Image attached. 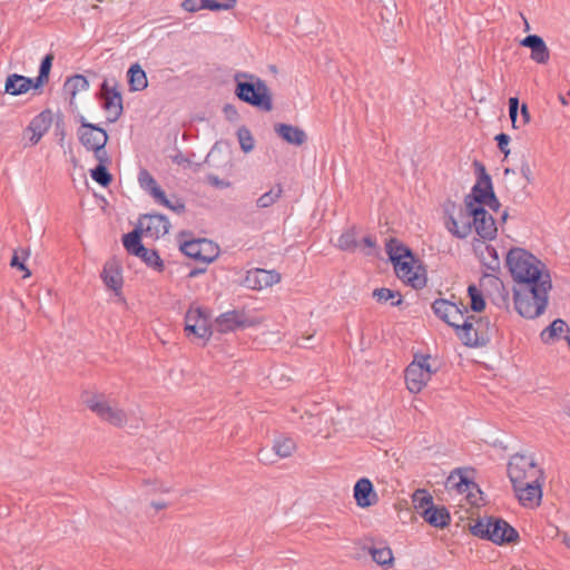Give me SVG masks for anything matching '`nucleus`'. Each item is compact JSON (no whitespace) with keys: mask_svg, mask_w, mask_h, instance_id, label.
Here are the masks:
<instances>
[{"mask_svg":"<svg viewBox=\"0 0 570 570\" xmlns=\"http://www.w3.org/2000/svg\"><path fill=\"white\" fill-rule=\"evenodd\" d=\"M505 263L514 285H537L551 279L549 272L543 269L542 262L523 248H511L507 254Z\"/></svg>","mask_w":570,"mask_h":570,"instance_id":"1","label":"nucleus"},{"mask_svg":"<svg viewBox=\"0 0 570 570\" xmlns=\"http://www.w3.org/2000/svg\"><path fill=\"white\" fill-rule=\"evenodd\" d=\"M551 279L534 285H514L513 299L517 312L525 318H535L542 315L548 305V294L551 289Z\"/></svg>","mask_w":570,"mask_h":570,"instance_id":"2","label":"nucleus"},{"mask_svg":"<svg viewBox=\"0 0 570 570\" xmlns=\"http://www.w3.org/2000/svg\"><path fill=\"white\" fill-rule=\"evenodd\" d=\"M234 78V94L240 101L265 112L273 109V97L263 79L248 72H237Z\"/></svg>","mask_w":570,"mask_h":570,"instance_id":"3","label":"nucleus"},{"mask_svg":"<svg viewBox=\"0 0 570 570\" xmlns=\"http://www.w3.org/2000/svg\"><path fill=\"white\" fill-rule=\"evenodd\" d=\"M471 533L495 544L512 543L519 538L518 531L513 527L505 520L495 517L478 519L471 527Z\"/></svg>","mask_w":570,"mask_h":570,"instance_id":"4","label":"nucleus"},{"mask_svg":"<svg viewBox=\"0 0 570 570\" xmlns=\"http://www.w3.org/2000/svg\"><path fill=\"white\" fill-rule=\"evenodd\" d=\"M508 475L512 485L522 484L525 481L535 483L543 480V471L535 464L533 456L521 453H515L510 458Z\"/></svg>","mask_w":570,"mask_h":570,"instance_id":"5","label":"nucleus"},{"mask_svg":"<svg viewBox=\"0 0 570 570\" xmlns=\"http://www.w3.org/2000/svg\"><path fill=\"white\" fill-rule=\"evenodd\" d=\"M458 336L466 346H484L490 341V322L468 315L460 326Z\"/></svg>","mask_w":570,"mask_h":570,"instance_id":"6","label":"nucleus"},{"mask_svg":"<svg viewBox=\"0 0 570 570\" xmlns=\"http://www.w3.org/2000/svg\"><path fill=\"white\" fill-rule=\"evenodd\" d=\"M430 355H415L405 368V383L411 393H419L431 380L433 371L429 363Z\"/></svg>","mask_w":570,"mask_h":570,"instance_id":"7","label":"nucleus"},{"mask_svg":"<svg viewBox=\"0 0 570 570\" xmlns=\"http://www.w3.org/2000/svg\"><path fill=\"white\" fill-rule=\"evenodd\" d=\"M83 402L101 420L115 426H122L127 422L126 413L121 409L112 406L102 395L87 394Z\"/></svg>","mask_w":570,"mask_h":570,"instance_id":"8","label":"nucleus"},{"mask_svg":"<svg viewBox=\"0 0 570 570\" xmlns=\"http://www.w3.org/2000/svg\"><path fill=\"white\" fill-rule=\"evenodd\" d=\"M465 207L469 210L472 227L475 233L483 239L491 240L495 238L498 227L494 218L489 214L484 207L475 206L470 198H465Z\"/></svg>","mask_w":570,"mask_h":570,"instance_id":"9","label":"nucleus"},{"mask_svg":"<svg viewBox=\"0 0 570 570\" xmlns=\"http://www.w3.org/2000/svg\"><path fill=\"white\" fill-rule=\"evenodd\" d=\"M396 276L414 288H422L426 285L424 268L417 264L414 255L411 258H403L393 263Z\"/></svg>","mask_w":570,"mask_h":570,"instance_id":"10","label":"nucleus"},{"mask_svg":"<svg viewBox=\"0 0 570 570\" xmlns=\"http://www.w3.org/2000/svg\"><path fill=\"white\" fill-rule=\"evenodd\" d=\"M434 314L443 322L455 328L459 335L461 324L464 322L468 307L464 304L456 305L448 299L439 298L432 304Z\"/></svg>","mask_w":570,"mask_h":570,"instance_id":"11","label":"nucleus"},{"mask_svg":"<svg viewBox=\"0 0 570 570\" xmlns=\"http://www.w3.org/2000/svg\"><path fill=\"white\" fill-rule=\"evenodd\" d=\"M180 250L188 257L205 264L212 263L219 253L218 246L206 238L191 239L180 245Z\"/></svg>","mask_w":570,"mask_h":570,"instance_id":"12","label":"nucleus"},{"mask_svg":"<svg viewBox=\"0 0 570 570\" xmlns=\"http://www.w3.org/2000/svg\"><path fill=\"white\" fill-rule=\"evenodd\" d=\"M474 166L478 171V180L475 185L472 187L471 194L465 198H470L475 206H482L487 199H491L493 203H497V196L493 191L492 180L490 175L487 173L485 167L475 161Z\"/></svg>","mask_w":570,"mask_h":570,"instance_id":"13","label":"nucleus"},{"mask_svg":"<svg viewBox=\"0 0 570 570\" xmlns=\"http://www.w3.org/2000/svg\"><path fill=\"white\" fill-rule=\"evenodd\" d=\"M185 331L198 338H208L212 335L209 316L206 309L190 308L185 316Z\"/></svg>","mask_w":570,"mask_h":570,"instance_id":"14","label":"nucleus"},{"mask_svg":"<svg viewBox=\"0 0 570 570\" xmlns=\"http://www.w3.org/2000/svg\"><path fill=\"white\" fill-rule=\"evenodd\" d=\"M101 99L102 108L108 112V122H115L122 114V97L120 91L116 87L109 85V81L105 79L101 83Z\"/></svg>","mask_w":570,"mask_h":570,"instance_id":"15","label":"nucleus"},{"mask_svg":"<svg viewBox=\"0 0 570 570\" xmlns=\"http://www.w3.org/2000/svg\"><path fill=\"white\" fill-rule=\"evenodd\" d=\"M139 228L151 238H159L169 232L170 223L165 215L147 214L139 220Z\"/></svg>","mask_w":570,"mask_h":570,"instance_id":"16","label":"nucleus"},{"mask_svg":"<svg viewBox=\"0 0 570 570\" xmlns=\"http://www.w3.org/2000/svg\"><path fill=\"white\" fill-rule=\"evenodd\" d=\"M541 481L535 483L525 481L522 484H514L513 490L520 503L523 507H535L539 505L542 499V484Z\"/></svg>","mask_w":570,"mask_h":570,"instance_id":"17","label":"nucleus"},{"mask_svg":"<svg viewBox=\"0 0 570 570\" xmlns=\"http://www.w3.org/2000/svg\"><path fill=\"white\" fill-rule=\"evenodd\" d=\"M217 327L219 332L226 333L236 331L238 328H246L253 325V322L245 312L233 309L220 314L217 320Z\"/></svg>","mask_w":570,"mask_h":570,"instance_id":"18","label":"nucleus"},{"mask_svg":"<svg viewBox=\"0 0 570 570\" xmlns=\"http://www.w3.org/2000/svg\"><path fill=\"white\" fill-rule=\"evenodd\" d=\"M281 281V275L275 271L256 268L247 272L245 284L252 289H263Z\"/></svg>","mask_w":570,"mask_h":570,"instance_id":"19","label":"nucleus"},{"mask_svg":"<svg viewBox=\"0 0 570 570\" xmlns=\"http://www.w3.org/2000/svg\"><path fill=\"white\" fill-rule=\"evenodd\" d=\"M522 47L531 50L530 58L537 63L544 65L550 59V51L542 37L529 35L520 41Z\"/></svg>","mask_w":570,"mask_h":570,"instance_id":"20","label":"nucleus"},{"mask_svg":"<svg viewBox=\"0 0 570 570\" xmlns=\"http://www.w3.org/2000/svg\"><path fill=\"white\" fill-rule=\"evenodd\" d=\"M51 124L52 114L50 110H43L30 121L26 128V131L31 132L29 138L31 146H35L39 142L43 135L49 130Z\"/></svg>","mask_w":570,"mask_h":570,"instance_id":"21","label":"nucleus"},{"mask_svg":"<svg viewBox=\"0 0 570 570\" xmlns=\"http://www.w3.org/2000/svg\"><path fill=\"white\" fill-rule=\"evenodd\" d=\"M448 230L458 238H465L472 232V223L470 219L469 210L460 209L459 216H450L445 223Z\"/></svg>","mask_w":570,"mask_h":570,"instance_id":"22","label":"nucleus"},{"mask_svg":"<svg viewBox=\"0 0 570 570\" xmlns=\"http://www.w3.org/2000/svg\"><path fill=\"white\" fill-rule=\"evenodd\" d=\"M354 499L356 504L361 508H367L374 504L377 495L374 492L372 482L366 479H360L354 485Z\"/></svg>","mask_w":570,"mask_h":570,"instance_id":"23","label":"nucleus"},{"mask_svg":"<svg viewBox=\"0 0 570 570\" xmlns=\"http://www.w3.org/2000/svg\"><path fill=\"white\" fill-rule=\"evenodd\" d=\"M31 88L36 89L35 79L11 73L7 77L4 91L12 96H19L28 92Z\"/></svg>","mask_w":570,"mask_h":570,"instance_id":"24","label":"nucleus"},{"mask_svg":"<svg viewBox=\"0 0 570 570\" xmlns=\"http://www.w3.org/2000/svg\"><path fill=\"white\" fill-rule=\"evenodd\" d=\"M101 278L108 288L112 289L116 294H119L122 287V275L117 262L109 261L105 264Z\"/></svg>","mask_w":570,"mask_h":570,"instance_id":"25","label":"nucleus"},{"mask_svg":"<svg viewBox=\"0 0 570 570\" xmlns=\"http://www.w3.org/2000/svg\"><path fill=\"white\" fill-rule=\"evenodd\" d=\"M274 130L283 140L295 146H302L307 139L305 131L293 125L276 124Z\"/></svg>","mask_w":570,"mask_h":570,"instance_id":"26","label":"nucleus"},{"mask_svg":"<svg viewBox=\"0 0 570 570\" xmlns=\"http://www.w3.org/2000/svg\"><path fill=\"white\" fill-rule=\"evenodd\" d=\"M79 140L87 150L91 151L101 146H106L108 142V135L104 128L97 126V129L83 130V132H80Z\"/></svg>","mask_w":570,"mask_h":570,"instance_id":"27","label":"nucleus"},{"mask_svg":"<svg viewBox=\"0 0 570 570\" xmlns=\"http://www.w3.org/2000/svg\"><path fill=\"white\" fill-rule=\"evenodd\" d=\"M422 517L429 524L435 528H445L451 520L450 513L445 507H428L422 511Z\"/></svg>","mask_w":570,"mask_h":570,"instance_id":"28","label":"nucleus"},{"mask_svg":"<svg viewBox=\"0 0 570 570\" xmlns=\"http://www.w3.org/2000/svg\"><path fill=\"white\" fill-rule=\"evenodd\" d=\"M569 331L568 324L563 320L557 318L541 332L540 337L543 343L550 344L559 340L563 334L569 333Z\"/></svg>","mask_w":570,"mask_h":570,"instance_id":"29","label":"nucleus"},{"mask_svg":"<svg viewBox=\"0 0 570 570\" xmlns=\"http://www.w3.org/2000/svg\"><path fill=\"white\" fill-rule=\"evenodd\" d=\"M138 181L140 187L146 190L154 199L165 200L164 190L158 186L156 179L147 169H141L138 173Z\"/></svg>","mask_w":570,"mask_h":570,"instance_id":"30","label":"nucleus"},{"mask_svg":"<svg viewBox=\"0 0 570 570\" xmlns=\"http://www.w3.org/2000/svg\"><path fill=\"white\" fill-rule=\"evenodd\" d=\"M127 78L130 91H141L148 86L146 72L139 63H134L130 66L127 71Z\"/></svg>","mask_w":570,"mask_h":570,"instance_id":"31","label":"nucleus"},{"mask_svg":"<svg viewBox=\"0 0 570 570\" xmlns=\"http://www.w3.org/2000/svg\"><path fill=\"white\" fill-rule=\"evenodd\" d=\"M389 259L393 263L403 258H411L412 250L396 238H390L385 244Z\"/></svg>","mask_w":570,"mask_h":570,"instance_id":"32","label":"nucleus"},{"mask_svg":"<svg viewBox=\"0 0 570 570\" xmlns=\"http://www.w3.org/2000/svg\"><path fill=\"white\" fill-rule=\"evenodd\" d=\"M142 230L138 227L122 236V244L126 250L131 255L139 253L146 254V247L141 244Z\"/></svg>","mask_w":570,"mask_h":570,"instance_id":"33","label":"nucleus"},{"mask_svg":"<svg viewBox=\"0 0 570 570\" xmlns=\"http://www.w3.org/2000/svg\"><path fill=\"white\" fill-rule=\"evenodd\" d=\"M88 88L89 82L82 75L71 76L63 83V91L70 96V102H72L78 92L86 91Z\"/></svg>","mask_w":570,"mask_h":570,"instance_id":"34","label":"nucleus"},{"mask_svg":"<svg viewBox=\"0 0 570 570\" xmlns=\"http://www.w3.org/2000/svg\"><path fill=\"white\" fill-rule=\"evenodd\" d=\"M296 444L293 439L278 436L274 441L273 451L278 458H288L295 451Z\"/></svg>","mask_w":570,"mask_h":570,"instance_id":"35","label":"nucleus"},{"mask_svg":"<svg viewBox=\"0 0 570 570\" xmlns=\"http://www.w3.org/2000/svg\"><path fill=\"white\" fill-rule=\"evenodd\" d=\"M373 297L379 303H386L391 301L392 306H399L402 303V296L397 291H392L385 287L374 289Z\"/></svg>","mask_w":570,"mask_h":570,"instance_id":"36","label":"nucleus"},{"mask_svg":"<svg viewBox=\"0 0 570 570\" xmlns=\"http://www.w3.org/2000/svg\"><path fill=\"white\" fill-rule=\"evenodd\" d=\"M282 194L283 188L279 184H277L256 200V206L258 208H268L281 198Z\"/></svg>","mask_w":570,"mask_h":570,"instance_id":"37","label":"nucleus"},{"mask_svg":"<svg viewBox=\"0 0 570 570\" xmlns=\"http://www.w3.org/2000/svg\"><path fill=\"white\" fill-rule=\"evenodd\" d=\"M53 56L51 53H48L43 57L41 60L40 67H39V75L37 78H35V85L36 89H39L43 86L45 82L49 79V73L52 67Z\"/></svg>","mask_w":570,"mask_h":570,"instance_id":"38","label":"nucleus"},{"mask_svg":"<svg viewBox=\"0 0 570 570\" xmlns=\"http://www.w3.org/2000/svg\"><path fill=\"white\" fill-rule=\"evenodd\" d=\"M368 552L373 561L380 566H389L393 561L392 550L389 547H372Z\"/></svg>","mask_w":570,"mask_h":570,"instance_id":"39","label":"nucleus"},{"mask_svg":"<svg viewBox=\"0 0 570 570\" xmlns=\"http://www.w3.org/2000/svg\"><path fill=\"white\" fill-rule=\"evenodd\" d=\"M28 256H29V252L27 249L19 248L17 250H14V253L11 257V261H10L11 267L24 272V275H23L24 278L29 277L31 274L24 264V261L27 259Z\"/></svg>","mask_w":570,"mask_h":570,"instance_id":"40","label":"nucleus"},{"mask_svg":"<svg viewBox=\"0 0 570 570\" xmlns=\"http://www.w3.org/2000/svg\"><path fill=\"white\" fill-rule=\"evenodd\" d=\"M468 294L471 299V309L478 313L482 312L485 308V301L482 292L474 284H471L468 287Z\"/></svg>","mask_w":570,"mask_h":570,"instance_id":"41","label":"nucleus"},{"mask_svg":"<svg viewBox=\"0 0 570 570\" xmlns=\"http://www.w3.org/2000/svg\"><path fill=\"white\" fill-rule=\"evenodd\" d=\"M337 246L343 250H354L357 247L355 229L351 228L344 232L337 240Z\"/></svg>","mask_w":570,"mask_h":570,"instance_id":"42","label":"nucleus"},{"mask_svg":"<svg viewBox=\"0 0 570 570\" xmlns=\"http://www.w3.org/2000/svg\"><path fill=\"white\" fill-rule=\"evenodd\" d=\"M90 175L91 178L102 187H107L112 180V177L105 165H97L90 170Z\"/></svg>","mask_w":570,"mask_h":570,"instance_id":"43","label":"nucleus"},{"mask_svg":"<svg viewBox=\"0 0 570 570\" xmlns=\"http://www.w3.org/2000/svg\"><path fill=\"white\" fill-rule=\"evenodd\" d=\"M141 258L148 266L154 267L158 271L164 268V263L159 257L158 253L154 249L146 248V254L139 253L136 255Z\"/></svg>","mask_w":570,"mask_h":570,"instance_id":"44","label":"nucleus"},{"mask_svg":"<svg viewBox=\"0 0 570 570\" xmlns=\"http://www.w3.org/2000/svg\"><path fill=\"white\" fill-rule=\"evenodd\" d=\"M237 137L244 153H249L254 149V138L246 127H240L237 130Z\"/></svg>","mask_w":570,"mask_h":570,"instance_id":"45","label":"nucleus"},{"mask_svg":"<svg viewBox=\"0 0 570 570\" xmlns=\"http://www.w3.org/2000/svg\"><path fill=\"white\" fill-rule=\"evenodd\" d=\"M413 502L417 509H422L433 505L432 497L425 490H417L413 494Z\"/></svg>","mask_w":570,"mask_h":570,"instance_id":"46","label":"nucleus"},{"mask_svg":"<svg viewBox=\"0 0 570 570\" xmlns=\"http://www.w3.org/2000/svg\"><path fill=\"white\" fill-rule=\"evenodd\" d=\"M237 0H226V2H219L217 0H204V9L210 11L230 10L235 7Z\"/></svg>","mask_w":570,"mask_h":570,"instance_id":"47","label":"nucleus"},{"mask_svg":"<svg viewBox=\"0 0 570 570\" xmlns=\"http://www.w3.org/2000/svg\"><path fill=\"white\" fill-rule=\"evenodd\" d=\"M519 170L527 180V183L531 184L533 180L532 170L529 164L528 156L524 153L521 154L519 159Z\"/></svg>","mask_w":570,"mask_h":570,"instance_id":"48","label":"nucleus"},{"mask_svg":"<svg viewBox=\"0 0 570 570\" xmlns=\"http://www.w3.org/2000/svg\"><path fill=\"white\" fill-rule=\"evenodd\" d=\"M157 203L161 204L163 206L169 208L170 210H173L174 213H177V214H181L185 212V204L179 200V199H176L175 202H171L167 198V196L165 195V200H161V199H155Z\"/></svg>","mask_w":570,"mask_h":570,"instance_id":"49","label":"nucleus"},{"mask_svg":"<svg viewBox=\"0 0 570 570\" xmlns=\"http://www.w3.org/2000/svg\"><path fill=\"white\" fill-rule=\"evenodd\" d=\"M518 111H519V99L517 97H511L509 99V116H510L513 128H519Z\"/></svg>","mask_w":570,"mask_h":570,"instance_id":"50","label":"nucleus"},{"mask_svg":"<svg viewBox=\"0 0 570 570\" xmlns=\"http://www.w3.org/2000/svg\"><path fill=\"white\" fill-rule=\"evenodd\" d=\"M495 141L498 145V148L502 154H504V157L507 158L510 154L509 142H510V136L508 134L501 132L495 136Z\"/></svg>","mask_w":570,"mask_h":570,"instance_id":"51","label":"nucleus"},{"mask_svg":"<svg viewBox=\"0 0 570 570\" xmlns=\"http://www.w3.org/2000/svg\"><path fill=\"white\" fill-rule=\"evenodd\" d=\"M501 291L493 297V303L501 308H508L509 306V293L505 291L503 284L500 282Z\"/></svg>","mask_w":570,"mask_h":570,"instance_id":"52","label":"nucleus"},{"mask_svg":"<svg viewBox=\"0 0 570 570\" xmlns=\"http://www.w3.org/2000/svg\"><path fill=\"white\" fill-rule=\"evenodd\" d=\"M223 112L227 120L235 122L239 119V114L237 108L232 104H226L223 108Z\"/></svg>","mask_w":570,"mask_h":570,"instance_id":"53","label":"nucleus"},{"mask_svg":"<svg viewBox=\"0 0 570 570\" xmlns=\"http://www.w3.org/2000/svg\"><path fill=\"white\" fill-rule=\"evenodd\" d=\"M204 0H184L181 7L188 12H197L202 9Z\"/></svg>","mask_w":570,"mask_h":570,"instance_id":"54","label":"nucleus"},{"mask_svg":"<svg viewBox=\"0 0 570 570\" xmlns=\"http://www.w3.org/2000/svg\"><path fill=\"white\" fill-rule=\"evenodd\" d=\"M106 146H101L98 149H94L95 158L98 160V165L107 166L110 163V158L105 149Z\"/></svg>","mask_w":570,"mask_h":570,"instance_id":"55","label":"nucleus"},{"mask_svg":"<svg viewBox=\"0 0 570 570\" xmlns=\"http://www.w3.org/2000/svg\"><path fill=\"white\" fill-rule=\"evenodd\" d=\"M476 484L472 481H470L466 476L460 474V481L459 483H456V488L459 489V491L461 492H465V491H469L470 488H475Z\"/></svg>","mask_w":570,"mask_h":570,"instance_id":"56","label":"nucleus"},{"mask_svg":"<svg viewBox=\"0 0 570 570\" xmlns=\"http://www.w3.org/2000/svg\"><path fill=\"white\" fill-rule=\"evenodd\" d=\"M79 122H80V128L78 129L79 136H80V132H83V130L97 129V126H98V125L87 121V119L83 116L79 117Z\"/></svg>","mask_w":570,"mask_h":570,"instance_id":"57","label":"nucleus"},{"mask_svg":"<svg viewBox=\"0 0 570 570\" xmlns=\"http://www.w3.org/2000/svg\"><path fill=\"white\" fill-rule=\"evenodd\" d=\"M208 181L213 185V186H216V187H226L228 184L225 183L224 180L219 179L217 176L215 175H209L208 176Z\"/></svg>","mask_w":570,"mask_h":570,"instance_id":"58","label":"nucleus"},{"mask_svg":"<svg viewBox=\"0 0 570 570\" xmlns=\"http://www.w3.org/2000/svg\"><path fill=\"white\" fill-rule=\"evenodd\" d=\"M521 118H522V124L525 125L528 122H530V112H529V109H528V106L525 104H523L521 106Z\"/></svg>","mask_w":570,"mask_h":570,"instance_id":"59","label":"nucleus"},{"mask_svg":"<svg viewBox=\"0 0 570 570\" xmlns=\"http://www.w3.org/2000/svg\"><path fill=\"white\" fill-rule=\"evenodd\" d=\"M258 460L264 462V463L273 462V460L271 459V453L267 450H261L259 451Z\"/></svg>","mask_w":570,"mask_h":570,"instance_id":"60","label":"nucleus"},{"mask_svg":"<svg viewBox=\"0 0 570 570\" xmlns=\"http://www.w3.org/2000/svg\"><path fill=\"white\" fill-rule=\"evenodd\" d=\"M485 266L491 269V271H497L500 266V261H499V257L498 256H494L493 258H491V261L489 263H484Z\"/></svg>","mask_w":570,"mask_h":570,"instance_id":"61","label":"nucleus"},{"mask_svg":"<svg viewBox=\"0 0 570 570\" xmlns=\"http://www.w3.org/2000/svg\"><path fill=\"white\" fill-rule=\"evenodd\" d=\"M171 159L177 165L188 163V159L181 153H178L177 155L173 156Z\"/></svg>","mask_w":570,"mask_h":570,"instance_id":"62","label":"nucleus"},{"mask_svg":"<svg viewBox=\"0 0 570 570\" xmlns=\"http://www.w3.org/2000/svg\"><path fill=\"white\" fill-rule=\"evenodd\" d=\"M483 206H488L489 208H491L492 210L494 212H498L499 208H500V202L497 199V203H493L490 198L487 199V202L483 203Z\"/></svg>","mask_w":570,"mask_h":570,"instance_id":"63","label":"nucleus"},{"mask_svg":"<svg viewBox=\"0 0 570 570\" xmlns=\"http://www.w3.org/2000/svg\"><path fill=\"white\" fill-rule=\"evenodd\" d=\"M362 243L368 248H373L375 246V240L371 236H365Z\"/></svg>","mask_w":570,"mask_h":570,"instance_id":"64","label":"nucleus"}]
</instances>
